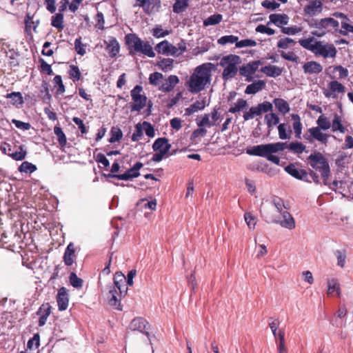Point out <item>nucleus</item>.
I'll list each match as a JSON object with an SVG mask.
<instances>
[{
  "label": "nucleus",
  "mask_w": 353,
  "mask_h": 353,
  "mask_svg": "<svg viewBox=\"0 0 353 353\" xmlns=\"http://www.w3.org/2000/svg\"><path fill=\"white\" fill-rule=\"evenodd\" d=\"M214 64L205 63L197 66L186 85L188 90L192 93H199L203 90L208 84L210 83L212 70Z\"/></svg>",
  "instance_id": "nucleus-1"
},
{
  "label": "nucleus",
  "mask_w": 353,
  "mask_h": 353,
  "mask_svg": "<svg viewBox=\"0 0 353 353\" xmlns=\"http://www.w3.org/2000/svg\"><path fill=\"white\" fill-rule=\"evenodd\" d=\"M125 43L129 54L131 56L143 54L150 58L155 57V53L150 43L148 41H143L136 34H127L125 36Z\"/></svg>",
  "instance_id": "nucleus-2"
},
{
  "label": "nucleus",
  "mask_w": 353,
  "mask_h": 353,
  "mask_svg": "<svg viewBox=\"0 0 353 353\" xmlns=\"http://www.w3.org/2000/svg\"><path fill=\"white\" fill-rule=\"evenodd\" d=\"M241 63V58L236 54H228L221 58L219 65L223 67L222 78L224 81L234 78L239 70L238 65Z\"/></svg>",
  "instance_id": "nucleus-3"
},
{
  "label": "nucleus",
  "mask_w": 353,
  "mask_h": 353,
  "mask_svg": "<svg viewBox=\"0 0 353 353\" xmlns=\"http://www.w3.org/2000/svg\"><path fill=\"white\" fill-rule=\"evenodd\" d=\"M286 147V142H276L268 144H261L246 149V153L251 156L266 158L270 153H276L283 151Z\"/></svg>",
  "instance_id": "nucleus-4"
},
{
  "label": "nucleus",
  "mask_w": 353,
  "mask_h": 353,
  "mask_svg": "<svg viewBox=\"0 0 353 353\" xmlns=\"http://www.w3.org/2000/svg\"><path fill=\"white\" fill-rule=\"evenodd\" d=\"M307 160L313 169L321 172L323 183L327 185V179L330 175V168L325 157L321 152H314L308 157Z\"/></svg>",
  "instance_id": "nucleus-5"
},
{
  "label": "nucleus",
  "mask_w": 353,
  "mask_h": 353,
  "mask_svg": "<svg viewBox=\"0 0 353 353\" xmlns=\"http://www.w3.org/2000/svg\"><path fill=\"white\" fill-rule=\"evenodd\" d=\"M23 145H10L8 143L3 142L1 144V151L16 161H21L25 159L27 152L23 149Z\"/></svg>",
  "instance_id": "nucleus-6"
},
{
  "label": "nucleus",
  "mask_w": 353,
  "mask_h": 353,
  "mask_svg": "<svg viewBox=\"0 0 353 353\" xmlns=\"http://www.w3.org/2000/svg\"><path fill=\"white\" fill-rule=\"evenodd\" d=\"M143 88L141 85H137L130 92L131 97L134 101L130 105L131 112H139L141 111L147 104V97L144 94H141Z\"/></svg>",
  "instance_id": "nucleus-7"
},
{
  "label": "nucleus",
  "mask_w": 353,
  "mask_h": 353,
  "mask_svg": "<svg viewBox=\"0 0 353 353\" xmlns=\"http://www.w3.org/2000/svg\"><path fill=\"white\" fill-rule=\"evenodd\" d=\"M272 103L269 101H264L256 106L251 107L248 111L244 112L243 117L245 121H248L254 119L255 117L261 116L264 112H272Z\"/></svg>",
  "instance_id": "nucleus-8"
},
{
  "label": "nucleus",
  "mask_w": 353,
  "mask_h": 353,
  "mask_svg": "<svg viewBox=\"0 0 353 353\" xmlns=\"http://www.w3.org/2000/svg\"><path fill=\"white\" fill-rule=\"evenodd\" d=\"M316 56H321L324 59L331 57L334 58L336 55L337 50L335 46L332 43H323L320 41H315L314 52Z\"/></svg>",
  "instance_id": "nucleus-9"
},
{
  "label": "nucleus",
  "mask_w": 353,
  "mask_h": 353,
  "mask_svg": "<svg viewBox=\"0 0 353 353\" xmlns=\"http://www.w3.org/2000/svg\"><path fill=\"white\" fill-rule=\"evenodd\" d=\"M321 32L313 31L312 34L318 37H323L326 32L332 30H337L339 26V21L332 17H326L321 19Z\"/></svg>",
  "instance_id": "nucleus-10"
},
{
  "label": "nucleus",
  "mask_w": 353,
  "mask_h": 353,
  "mask_svg": "<svg viewBox=\"0 0 353 353\" xmlns=\"http://www.w3.org/2000/svg\"><path fill=\"white\" fill-rule=\"evenodd\" d=\"M143 163L141 162H137L132 168L128 170L125 173L121 174H105L107 178H114L119 180L128 181L133 178L138 177L140 175L139 170L143 167Z\"/></svg>",
  "instance_id": "nucleus-11"
},
{
  "label": "nucleus",
  "mask_w": 353,
  "mask_h": 353,
  "mask_svg": "<svg viewBox=\"0 0 353 353\" xmlns=\"http://www.w3.org/2000/svg\"><path fill=\"white\" fill-rule=\"evenodd\" d=\"M261 64L262 62L259 60L250 61L239 68V74L241 76L245 77L247 81H251L253 79V74H255Z\"/></svg>",
  "instance_id": "nucleus-12"
},
{
  "label": "nucleus",
  "mask_w": 353,
  "mask_h": 353,
  "mask_svg": "<svg viewBox=\"0 0 353 353\" xmlns=\"http://www.w3.org/2000/svg\"><path fill=\"white\" fill-rule=\"evenodd\" d=\"M321 129L318 127H312L308 129V132L310 133V136L307 134H304L303 137L305 139L312 142V140L311 137L318 141L321 142L322 143L326 144L327 142V139L329 135L325 133H323L321 130Z\"/></svg>",
  "instance_id": "nucleus-13"
},
{
  "label": "nucleus",
  "mask_w": 353,
  "mask_h": 353,
  "mask_svg": "<svg viewBox=\"0 0 353 353\" xmlns=\"http://www.w3.org/2000/svg\"><path fill=\"white\" fill-rule=\"evenodd\" d=\"M285 170L292 176L306 182L311 183L308 179V173L303 169H298L294 164L290 163L285 168Z\"/></svg>",
  "instance_id": "nucleus-14"
},
{
  "label": "nucleus",
  "mask_w": 353,
  "mask_h": 353,
  "mask_svg": "<svg viewBox=\"0 0 353 353\" xmlns=\"http://www.w3.org/2000/svg\"><path fill=\"white\" fill-rule=\"evenodd\" d=\"M323 10L321 0H310L308 3L303 8L305 15L310 17L321 13Z\"/></svg>",
  "instance_id": "nucleus-15"
},
{
  "label": "nucleus",
  "mask_w": 353,
  "mask_h": 353,
  "mask_svg": "<svg viewBox=\"0 0 353 353\" xmlns=\"http://www.w3.org/2000/svg\"><path fill=\"white\" fill-rule=\"evenodd\" d=\"M34 14H31L27 12L24 18L25 32L28 35H32V32H37V29L40 23L39 19L34 20Z\"/></svg>",
  "instance_id": "nucleus-16"
},
{
  "label": "nucleus",
  "mask_w": 353,
  "mask_h": 353,
  "mask_svg": "<svg viewBox=\"0 0 353 353\" xmlns=\"http://www.w3.org/2000/svg\"><path fill=\"white\" fill-rule=\"evenodd\" d=\"M121 296L115 287H109L108 299L110 305L115 307L119 310H122L121 305Z\"/></svg>",
  "instance_id": "nucleus-17"
},
{
  "label": "nucleus",
  "mask_w": 353,
  "mask_h": 353,
  "mask_svg": "<svg viewBox=\"0 0 353 353\" xmlns=\"http://www.w3.org/2000/svg\"><path fill=\"white\" fill-rule=\"evenodd\" d=\"M77 259L76 247L73 243H70L63 254V260L66 266H71Z\"/></svg>",
  "instance_id": "nucleus-18"
},
{
  "label": "nucleus",
  "mask_w": 353,
  "mask_h": 353,
  "mask_svg": "<svg viewBox=\"0 0 353 353\" xmlns=\"http://www.w3.org/2000/svg\"><path fill=\"white\" fill-rule=\"evenodd\" d=\"M57 302L59 310L60 311H64L68 308V290L65 288L61 287L59 290L57 296Z\"/></svg>",
  "instance_id": "nucleus-19"
},
{
  "label": "nucleus",
  "mask_w": 353,
  "mask_h": 353,
  "mask_svg": "<svg viewBox=\"0 0 353 353\" xmlns=\"http://www.w3.org/2000/svg\"><path fill=\"white\" fill-rule=\"evenodd\" d=\"M283 220L279 221L277 219H272V222L279 223L281 226L289 230H292L295 228V221L292 216L288 212L283 211L282 212Z\"/></svg>",
  "instance_id": "nucleus-20"
},
{
  "label": "nucleus",
  "mask_w": 353,
  "mask_h": 353,
  "mask_svg": "<svg viewBox=\"0 0 353 353\" xmlns=\"http://www.w3.org/2000/svg\"><path fill=\"white\" fill-rule=\"evenodd\" d=\"M179 83V79L176 75H170L159 88V90L163 92H170Z\"/></svg>",
  "instance_id": "nucleus-21"
},
{
  "label": "nucleus",
  "mask_w": 353,
  "mask_h": 353,
  "mask_svg": "<svg viewBox=\"0 0 353 353\" xmlns=\"http://www.w3.org/2000/svg\"><path fill=\"white\" fill-rule=\"evenodd\" d=\"M106 44L105 50L108 52L110 57L114 58L119 53L120 45L115 37H111L108 41H105Z\"/></svg>",
  "instance_id": "nucleus-22"
},
{
  "label": "nucleus",
  "mask_w": 353,
  "mask_h": 353,
  "mask_svg": "<svg viewBox=\"0 0 353 353\" xmlns=\"http://www.w3.org/2000/svg\"><path fill=\"white\" fill-rule=\"evenodd\" d=\"M148 325V323L146 321L145 319H144L141 317H138V318L134 319L132 321V322L130 323V327L133 330H137V331L148 336L149 332L147 331L148 330L147 327Z\"/></svg>",
  "instance_id": "nucleus-23"
},
{
  "label": "nucleus",
  "mask_w": 353,
  "mask_h": 353,
  "mask_svg": "<svg viewBox=\"0 0 353 353\" xmlns=\"http://www.w3.org/2000/svg\"><path fill=\"white\" fill-rule=\"evenodd\" d=\"M51 314V306L49 303L42 304L37 312V314L39 316V325L43 326L47 321L48 316Z\"/></svg>",
  "instance_id": "nucleus-24"
},
{
  "label": "nucleus",
  "mask_w": 353,
  "mask_h": 353,
  "mask_svg": "<svg viewBox=\"0 0 353 353\" xmlns=\"http://www.w3.org/2000/svg\"><path fill=\"white\" fill-rule=\"evenodd\" d=\"M270 21L268 23L269 25L270 23H274L275 26L279 28H283V26L287 25L289 22V17L286 14H272L269 17Z\"/></svg>",
  "instance_id": "nucleus-25"
},
{
  "label": "nucleus",
  "mask_w": 353,
  "mask_h": 353,
  "mask_svg": "<svg viewBox=\"0 0 353 353\" xmlns=\"http://www.w3.org/2000/svg\"><path fill=\"white\" fill-rule=\"evenodd\" d=\"M328 85L330 90H325L323 92L324 95L327 98L332 97V93H344L345 91V87L336 80L330 81Z\"/></svg>",
  "instance_id": "nucleus-26"
},
{
  "label": "nucleus",
  "mask_w": 353,
  "mask_h": 353,
  "mask_svg": "<svg viewBox=\"0 0 353 353\" xmlns=\"http://www.w3.org/2000/svg\"><path fill=\"white\" fill-rule=\"evenodd\" d=\"M333 16L342 19L341 27L345 30H341L340 33L343 35H347V32H353V26L350 25L347 21H350L349 18L344 13L340 12H335L333 13Z\"/></svg>",
  "instance_id": "nucleus-27"
},
{
  "label": "nucleus",
  "mask_w": 353,
  "mask_h": 353,
  "mask_svg": "<svg viewBox=\"0 0 353 353\" xmlns=\"http://www.w3.org/2000/svg\"><path fill=\"white\" fill-rule=\"evenodd\" d=\"M170 148L171 144L169 143L168 139L165 137L158 138L152 145L153 150L160 152L165 150V153H168Z\"/></svg>",
  "instance_id": "nucleus-28"
},
{
  "label": "nucleus",
  "mask_w": 353,
  "mask_h": 353,
  "mask_svg": "<svg viewBox=\"0 0 353 353\" xmlns=\"http://www.w3.org/2000/svg\"><path fill=\"white\" fill-rule=\"evenodd\" d=\"M304 72L306 74H319L322 72L323 66L318 62L311 61L305 63L303 66Z\"/></svg>",
  "instance_id": "nucleus-29"
},
{
  "label": "nucleus",
  "mask_w": 353,
  "mask_h": 353,
  "mask_svg": "<svg viewBox=\"0 0 353 353\" xmlns=\"http://www.w3.org/2000/svg\"><path fill=\"white\" fill-rule=\"evenodd\" d=\"M261 71L268 77L275 78L282 74L283 68L276 65H269L261 68Z\"/></svg>",
  "instance_id": "nucleus-30"
},
{
  "label": "nucleus",
  "mask_w": 353,
  "mask_h": 353,
  "mask_svg": "<svg viewBox=\"0 0 353 353\" xmlns=\"http://www.w3.org/2000/svg\"><path fill=\"white\" fill-rule=\"evenodd\" d=\"M291 117L293 121L292 126L294 129V137L297 139H301L303 125L301 121L300 116L297 114H292Z\"/></svg>",
  "instance_id": "nucleus-31"
},
{
  "label": "nucleus",
  "mask_w": 353,
  "mask_h": 353,
  "mask_svg": "<svg viewBox=\"0 0 353 353\" xmlns=\"http://www.w3.org/2000/svg\"><path fill=\"white\" fill-rule=\"evenodd\" d=\"M264 120L267 125L269 132L274 128L275 125L279 124L280 121L279 116L274 112L266 114L264 117Z\"/></svg>",
  "instance_id": "nucleus-32"
},
{
  "label": "nucleus",
  "mask_w": 353,
  "mask_h": 353,
  "mask_svg": "<svg viewBox=\"0 0 353 353\" xmlns=\"http://www.w3.org/2000/svg\"><path fill=\"white\" fill-rule=\"evenodd\" d=\"M265 86V82L263 80H259L248 85L245 90L247 94H254L259 91L263 90Z\"/></svg>",
  "instance_id": "nucleus-33"
},
{
  "label": "nucleus",
  "mask_w": 353,
  "mask_h": 353,
  "mask_svg": "<svg viewBox=\"0 0 353 353\" xmlns=\"http://www.w3.org/2000/svg\"><path fill=\"white\" fill-rule=\"evenodd\" d=\"M273 103L278 111L283 115L289 112L290 110L289 103L283 99L276 98L273 100Z\"/></svg>",
  "instance_id": "nucleus-34"
},
{
  "label": "nucleus",
  "mask_w": 353,
  "mask_h": 353,
  "mask_svg": "<svg viewBox=\"0 0 353 353\" xmlns=\"http://www.w3.org/2000/svg\"><path fill=\"white\" fill-rule=\"evenodd\" d=\"M279 137L281 139H290L292 131L290 127L287 123H280L278 125Z\"/></svg>",
  "instance_id": "nucleus-35"
},
{
  "label": "nucleus",
  "mask_w": 353,
  "mask_h": 353,
  "mask_svg": "<svg viewBox=\"0 0 353 353\" xmlns=\"http://www.w3.org/2000/svg\"><path fill=\"white\" fill-rule=\"evenodd\" d=\"M161 0H147L145 13L151 14L153 12H158L161 8Z\"/></svg>",
  "instance_id": "nucleus-36"
},
{
  "label": "nucleus",
  "mask_w": 353,
  "mask_h": 353,
  "mask_svg": "<svg viewBox=\"0 0 353 353\" xmlns=\"http://www.w3.org/2000/svg\"><path fill=\"white\" fill-rule=\"evenodd\" d=\"M64 16L63 13L58 12L51 17V25L61 31L64 28Z\"/></svg>",
  "instance_id": "nucleus-37"
},
{
  "label": "nucleus",
  "mask_w": 353,
  "mask_h": 353,
  "mask_svg": "<svg viewBox=\"0 0 353 353\" xmlns=\"http://www.w3.org/2000/svg\"><path fill=\"white\" fill-rule=\"evenodd\" d=\"M285 148H288L294 154H301L305 150L306 146L301 142L295 141L291 142L289 144L286 143Z\"/></svg>",
  "instance_id": "nucleus-38"
},
{
  "label": "nucleus",
  "mask_w": 353,
  "mask_h": 353,
  "mask_svg": "<svg viewBox=\"0 0 353 353\" xmlns=\"http://www.w3.org/2000/svg\"><path fill=\"white\" fill-rule=\"evenodd\" d=\"M246 107H248L247 101L241 98L237 100L233 106L229 108L228 112L234 114L243 110Z\"/></svg>",
  "instance_id": "nucleus-39"
},
{
  "label": "nucleus",
  "mask_w": 353,
  "mask_h": 353,
  "mask_svg": "<svg viewBox=\"0 0 353 353\" xmlns=\"http://www.w3.org/2000/svg\"><path fill=\"white\" fill-rule=\"evenodd\" d=\"M341 121V116L335 114L332 123V129L333 132L339 131L341 133L345 132V128Z\"/></svg>",
  "instance_id": "nucleus-40"
},
{
  "label": "nucleus",
  "mask_w": 353,
  "mask_h": 353,
  "mask_svg": "<svg viewBox=\"0 0 353 353\" xmlns=\"http://www.w3.org/2000/svg\"><path fill=\"white\" fill-rule=\"evenodd\" d=\"M188 3L189 0H175L173 12L177 14L184 12L188 7Z\"/></svg>",
  "instance_id": "nucleus-41"
},
{
  "label": "nucleus",
  "mask_w": 353,
  "mask_h": 353,
  "mask_svg": "<svg viewBox=\"0 0 353 353\" xmlns=\"http://www.w3.org/2000/svg\"><path fill=\"white\" fill-rule=\"evenodd\" d=\"M334 291L336 292L337 296L339 297L341 295L340 285L337 279H332L328 281L327 294H331Z\"/></svg>",
  "instance_id": "nucleus-42"
},
{
  "label": "nucleus",
  "mask_w": 353,
  "mask_h": 353,
  "mask_svg": "<svg viewBox=\"0 0 353 353\" xmlns=\"http://www.w3.org/2000/svg\"><path fill=\"white\" fill-rule=\"evenodd\" d=\"M123 137L121 130L118 127H112L110 130V137L108 141L111 143L119 141Z\"/></svg>",
  "instance_id": "nucleus-43"
},
{
  "label": "nucleus",
  "mask_w": 353,
  "mask_h": 353,
  "mask_svg": "<svg viewBox=\"0 0 353 353\" xmlns=\"http://www.w3.org/2000/svg\"><path fill=\"white\" fill-rule=\"evenodd\" d=\"M54 132L56 134V136L57 137V141H58L59 145L61 147L65 146L67 143V139H66L65 134L63 132V131L62 130L61 128L59 127V126H55L54 128Z\"/></svg>",
  "instance_id": "nucleus-44"
},
{
  "label": "nucleus",
  "mask_w": 353,
  "mask_h": 353,
  "mask_svg": "<svg viewBox=\"0 0 353 353\" xmlns=\"http://www.w3.org/2000/svg\"><path fill=\"white\" fill-rule=\"evenodd\" d=\"M6 99H11L13 105H22L23 103V97L19 92H12L6 95Z\"/></svg>",
  "instance_id": "nucleus-45"
},
{
  "label": "nucleus",
  "mask_w": 353,
  "mask_h": 353,
  "mask_svg": "<svg viewBox=\"0 0 353 353\" xmlns=\"http://www.w3.org/2000/svg\"><path fill=\"white\" fill-rule=\"evenodd\" d=\"M223 19V17L220 14H215L210 16L203 21L204 26H214L219 23Z\"/></svg>",
  "instance_id": "nucleus-46"
},
{
  "label": "nucleus",
  "mask_w": 353,
  "mask_h": 353,
  "mask_svg": "<svg viewBox=\"0 0 353 353\" xmlns=\"http://www.w3.org/2000/svg\"><path fill=\"white\" fill-rule=\"evenodd\" d=\"M313 41H314V38L310 37L307 39H299V43L303 48L314 52V48H315V43L314 44H312V43Z\"/></svg>",
  "instance_id": "nucleus-47"
},
{
  "label": "nucleus",
  "mask_w": 353,
  "mask_h": 353,
  "mask_svg": "<svg viewBox=\"0 0 353 353\" xmlns=\"http://www.w3.org/2000/svg\"><path fill=\"white\" fill-rule=\"evenodd\" d=\"M169 46L170 43L167 40H164L160 43H159L155 46V50L159 54H162L164 55H168L169 54Z\"/></svg>",
  "instance_id": "nucleus-48"
},
{
  "label": "nucleus",
  "mask_w": 353,
  "mask_h": 353,
  "mask_svg": "<svg viewBox=\"0 0 353 353\" xmlns=\"http://www.w3.org/2000/svg\"><path fill=\"white\" fill-rule=\"evenodd\" d=\"M37 170L35 165L28 161H23L19 167L18 170L20 172L32 173Z\"/></svg>",
  "instance_id": "nucleus-49"
},
{
  "label": "nucleus",
  "mask_w": 353,
  "mask_h": 353,
  "mask_svg": "<svg viewBox=\"0 0 353 353\" xmlns=\"http://www.w3.org/2000/svg\"><path fill=\"white\" fill-rule=\"evenodd\" d=\"M68 74L74 82L77 81L81 79V72L77 65H70L69 67Z\"/></svg>",
  "instance_id": "nucleus-50"
},
{
  "label": "nucleus",
  "mask_w": 353,
  "mask_h": 353,
  "mask_svg": "<svg viewBox=\"0 0 353 353\" xmlns=\"http://www.w3.org/2000/svg\"><path fill=\"white\" fill-rule=\"evenodd\" d=\"M316 123L318 125V128L324 130H328L331 127V123L328 118L323 114L321 115L318 118Z\"/></svg>",
  "instance_id": "nucleus-51"
},
{
  "label": "nucleus",
  "mask_w": 353,
  "mask_h": 353,
  "mask_svg": "<svg viewBox=\"0 0 353 353\" xmlns=\"http://www.w3.org/2000/svg\"><path fill=\"white\" fill-rule=\"evenodd\" d=\"M296 41L289 37L282 38L277 42V48L281 49H288L291 45H295Z\"/></svg>",
  "instance_id": "nucleus-52"
},
{
  "label": "nucleus",
  "mask_w": 353,
  "mask_h": 353,
  "mask_svg": "<svg viewBox=\"0 0 353 353\" xmlns=\"http://www.w3.org/2000/svg\"><path fill=\"white\" fill-rule=\"evenodd\" d=\"M42 100L44 103H49L51 100V94L49 92L48 83L44 82L42 85V89L40 91Z\"/></svg>",
  "instance_id": "nucleus-53"
},
{
  "label": "nucleus",
  "mask_w": 353,
  "mask_h": 353,
  "mask_svg": "<svg viewBox=\"0 0 353 353\" xmlns=\"http://www.w3.org/2000/svg\"><path fill=\"white\" fill-rule=\"evenodd\" d=\"M53 81L55 85L58 86V88L56 90V94L59 95L63 94L65 91V88L63 83L61 76L56 75L54 77Z\"/></svg>",
  "instance_id": "nucleus-54"
},
{
  "label": "nucleus",
  "mask_w": 353,
  "mask_h": 353,
  "mask_svg": "<svg viewBox=\"0 0 353 353\" xmlns=\"http://www.w3.org/2000/svg\"><path fill=\"white\" fill-rule=\"evenodd\" d=\"M70 284L75 288H82L83 280L79 278L74 272H71L69 276Z\"/></svg>",
  "instance_id": "nucleus-55"
},
{
  "label": "nucleus",
  "mask_w": 353,
  "mask_h": 353,
  "mask_svg": "<svg viewBox=\"0 0 353 353\" xmlns=\"http://www.w3.org/2000/svg\"><path fill=\"white\" fill-rule=\"evenodd\" d=\"M239 39L238 37L234 35H225L219 38L217 41L220 45H225L227 43H236Z\"/></svg>",
  "instance_id": "nucleus-56"
},
{
  "label": "nucleus",
  "mask_w": 353,
  "mask_h": 353,
  "mask_svg": "<svg viewBox=\"0 0 353 353\" xmlns=\"http://www.w3.org/2000/svg\"><path fill=\"white\" fill-rule=\"evenodd\" d=\"M34 345L35 349L40 346V335L39 333H35L32 338L30 339L27 343V347L32 350Z\"/></svg>",
  "instance_id": "nucleus-57"
},
{
  "label": "nucleus",
  "mask_w": 353,
  "mask_h": 353,
  "mask_svg": "<svg viewBox=\"0 0 353 353\" xmlns=\"http://www.w3.org/2000/svg\"><path fill=\"white\" fill-rule=\"evenodd\" d=\"M334 254L337 258V265L343 268L346 260V251L345 250H336Z\"/></svg>",
  "instance_id": "nucleus-58"
},
{
  "label": "nucleus",
  "mask_w": 353,
  "mask_h": 353,
  "mask_svg": "<svg viewBox=\"0 0 353 353\" xmlns=\"http://www.w3.org/2000/svg\"><path fill=\"white\" fill-rule=\"evenodd\" d=\"M125 284V277L121 273H116L114 276V285L112 287H115L116 289H119L121 285Z\"/></svg>",
  "instance_id": "nucleus-59"
},
{
  "label": "nucleus",
  "mask_w": 353,
  "mask_h": 353,
  "mask_svg": "<svg viewBox=\"0 0 353 353\" xmlns=\"http://www.w3.org/2000/svg\"><path fill=\"white\" fill-rule=\"evenodd\" d=\"M74 48L78 54L83 56L86 53L85 45L82 43L81 37L75 39Z\"/></svg>",
  "instance_id": "nucleus-60"
},
{
  "label": "nucleus",
  "mask_w": 353,
  "mask_h": 353,
  "mask_svg": "<svg viewBox=\"0 0 353 353\" xmlns=\"http://www.w3.org/2000/svg\"><path fill=\"white\" fill-rule=\"evenodd\" d=\"M302 31V28L294 26L292 27H283L281 32L288 35H294Z\"/></svg>",
  "instance_id": "nucleus-61"
},
{
  "label": "nucleus",
  "mask_w": 353,
  "mask_h": 353,
  "mask_svg": "<svg viewBox=\"0 0 353 353\" xmlns=\"http://www.w3.org/2000/svg\"><path fill=\"white\" fill-rule=\"evenodd\" d=\"M244 219L250 229L255 228L256 223V218L250 212H245L244 214Z\"/></svg>",
  "instance_id": "nucleus-62"
},
{
  "label": "nucleus",
  "mask_w": 353,
  "mask_h": 353,
  "mask_svg": "<svg viewBox=\"0 0 353 353\" xmlns=\"http://www.w3.org/2000/svg\"><path fill=\"white\" fill-rule=\"evenodd\" d=\"M280 54L282 58L285 60L290 61L292 62H297L299 57L297 55L292 51L286 52L285 51H280Z\"/></svg>",
  "instance_id": "nucleus-63"
},
{
  "label": "nucleus",
  "mask_w": 353,
  "mask_h": 353,
  "mask_svg": "<svg viewBox=\"0 0 353 353\" xmlns=\"http://www.w3.org/2000/svg\"><path fill=\"white\" fill-rule=\"evenodd\" d=\"M163 75L158 72H153L150 74L149 77L150 83L153 85H159V81L163 79Z\"/></svg>",
  "instance_id": "nucleus-64"
}]
</instances>
